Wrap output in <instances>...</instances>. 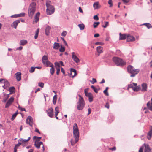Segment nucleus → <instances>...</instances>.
Listing matches in <instances>:
<instances>
[{
	"instance_id": "11",
	"label": "nucleus",
	"mask_w": 152,
	"mask_h": 152,
	"mask_svg": "<svg viewBox=\"0 0 152 152\" xmlns=\"http://www.w3.org/2000/svg\"><path fill=\"white\" fill-rule=\"evenodd\" d=\"M33 118L30 116H28L26 120V123L27 124H29L30 126H32Z\"/></svg>"
},
{
	"instance_id": "27",
	"label": "nucleus",
	"mask_w": 152,
	"mask_h": 152,
	"mask_svg": "<svg viewBox=\"0 0 152 152\" xmlns=\"http://www.w3.org/2000/svg\"><path fill=\"white\" fill-rule=\"evenodd\" d=\"M50 29L51 27L49 26H48L46 27L45 32V34L47 35H48L49 34Z\"/></svg>"
},
{
	"instance_id": "40",
	"label": "nucleus",
	"mask_w": 152,
	"mask_h": 152,
	"mask_svg": "<svg viewBox=\"0 0 152 152\" xmlns=\"http://www.w3.org/2000/svg\"><path fill=\"white\" fill-rule=\"evenodd\" d=\"M100 24L99 22H94L93 24V26L94 28H96Z\"/></svg>"
},
{
	"instance_id": "57",
	"label": "nucleus",
	"mask_w": 152,
	"mask_h": 152,
	"mask_svg": "<svg viewBox=\"0 0 152 152\" xmlns=\"http://www.w3.org/2000/svg\"><path fill=\"white\" fill-rule=\"evenodd\" d=\"M94 19L96 20H99V18L97 15H94L93 17Z\"/></svg>"
},
{
	"instance_id": "48",
	"label": "nucleus",
	"mask_w": 152,
	"mask_h": 152,
	"mask_svg": "<svg viewBox=\"0 0 152 152\" xmlns=\"http://www.w3.org/2000/svg\"><path fill=\"white\" fill-rule=\"evenodd\" d=\"M10 94H6L4 93V98L6 99L7 100L9 97V95Z\"/></svg>"
},
{
	"instance_id": "15",
	"label": "nucleus",
	"mask_w": 152,
	"mask_h": 152,
	"mask_svg": "<svg viewBox=\"0 0 152 152\" xmlns=\"http://www.w3.org/2000/svg\"><path fill=\"white\" fill-rule=\"evenodd\" d=\"M70 73V75H71L70 76H72V77H74L77 74L76 70L73 68L71 69Z\"/></svg>"
},
{
	"instance_id": "54",
	"label": "nucleus",
	"mask_w": 152,
	"mask_h": 152,
	"mask_svg": "<svg viewBox=\"0 0 152 152\" xmlns=\"http://www.w3.org/2000/svg\"><path fill=\"white\" fill-rule=\"evenodd\" d=\"M44 84L42 83H39L38 84V86L41 88H43L44 86Z\"/></svg>"
},
{
	"instance_id": "12",
	"label": "nucleus",
	"mask_w": 152,
	"mask_h": 152,
	"mask_svg": "<svg viewBox=\"0 0 152 152\" xmlns=\"http://www.w3.org/2000/svg\"><path fill=\"white\" fill-rule=\"evenodd\" d=\"M14 100V98L12 97H11L7 102L5 107L6 108H8L9 106L12 104Z\"/></svg>"
},
{
	"instance_id": "44",
	"label": "nucleus",
	"mask_w": 152,
	"mask_h": 152,
	"mask_svg": "<svg viewBox=\"0 0 152 152\" xmlns=\"http://www.w3.org/2000/svg\"><path fill=\"white\" fill-rule=\"evenodd\" d=\"M54 71L55 69L53 68V67H51L50 69V72L52 75H53L54 74Z\"/></svg>"
},
{
	"instance_id": "10",
	"label": "nucleus",
	"mask_w": 152,
	"mask_h": 152,
	"mask_svg": "<svg viewBox=\"0 0 152 152\" xmlns=\"http://www.w3.org/2000/svg\"><path fill=\"white\" fill-rule=\"evenodd\" d=\"M46 113L50 117H53V110L52 108H50L47 110Z\"/></svg>"
},
{
	"instance_id": "64",
	"label": "nucleus",
	"mask_w": 152,
	"mask_h": 152,
	"mask_svg": "<svg viewBox=\"0 0 152 152\" xmlns=\"http://www.w3.org/2000/svg\"><path fill=\"white\" fill-rule=\"evenodd\" d=\"M88 115L91 113V110L90 108H89L88 109Z\"/></svg>"
},
{
	"instance_id": "21",
	"label": "nucleus",
	"mask_w": 152,
	"mask_h": 152,
	"mask_svg": "<svg viewBox=\"0 0 152 152\" xmlns=\"http://www.w3.org/2000/svg\"><path fill=\"white\" fill-rule=\"evenodd\" d=\"M93 7L94 9H98L101 7V5L99 4V2H96L94 3L93 5Z\"/></svg>"
},
{
	"instance_id": "34",
	"label": "nucleus",
	"mask_w": 152,
	"mask_h": 152,
	"mask_svg": "<svg viewBox=\"0 0 152 152\" xmlns=\"http://www.w3.org/2000/svg\"><path fill=\"white\" fill-rule=\"evenodd\" d=\"M55 115H57L59 113L58 107H57L55 108Z\"/></svg>"
},
{
	"instance_id": "58",
	"label": "nucleus",
	"mask_w": 152,
	"mask_h": 152,
	"mask_svg": "<svg viewBox=\"0 0 152 152\" xmlns=\"http://www.w3.org/2000/svg\"><path fill=\"white\" fill-rule=\"evenodd\" d=\"M18 108L21 111H25V109L24 108H22L20 107V106H18Z\"/></svg>"
},
{
	"instance_id": "36",
	"label": "nucleus",
	"mask_w": 152,
	"mask_h": 152,
	"mask_svg": "<svg viewBox=\"0 0 152 152\" xmlns=\"http://www.w3.org/2000/svg\"><path fill=\"white\" fill-rule=\"evenodd\" d=\"M143 25L145 26L148 28H150L152 27L151 25L149 23H147L143 24Z\"/></svg>"
},
{
	"instance_id": "32",
	"label": "nucleus",
	"mask_w": 152,
	"mask_h": 152,
	"mask_svg": "<svg viewBox=\"0 0 152 152\" xmlns=\"http://www.w3.org/2000/svg\"><path fill=\"white\" fill-rule=\"evenodd\" d=\"M42 67H31V69L29 70V72L31 73L33 72L35 68H37L39 69H41Z\"/></svg>"
},
{
	"instance_id": "22",
	"label": "nucleus",
	"mask_w": 152,
	"mask_h": 152,
	"mask_svg": "<svg viewBox=\"0 0 152 152\" xmlns=\"http://www.w3.org/2000/svg\"><path fill=\"white\" fill-rule=\"evenodd\" d=\"M147 106L148 109L152 111V101L148 102L147 104Z\"/></svg>"
},
{
	"instance_id": "39",
	"label": "nucleus",
	"mask_w": 152,
	"mask_h": 152,
	"mask_svg": "<svg viewBox=\"0 0 152 152\" xmlns=\"http://www.w3.org/2000/svg\"><path fill=\"white\" fill-rule=\"evenodd\" d=\"M56 98H57V96L56 95H55L53 97V102L54 104H55L56 103Z\"/></svg>"
},
{
	"instance_id": "51",
	"label": "nucleus",
	"mask_w": 152,
	"mask_h": 152,
	"mask_svg": "<svg viewBox=\"0 0 152 152\" xmlns=\"http://www.w3.org/2000/svg\"><path fill=\"white\" fill-rule=\"evenodd\" d=\"M66 34V32L65 31H63L61 33V35L64 37H65Z\"/></svg>"
},
{
	"instance_id": "52",
	"label": "nucleus",
	"mask_w": 152,
	"mask_h": 152,
	"mask_svg": "<svg viewBox=\"0 0 152 152\" xmlns=\"http://www.w3.org/2000/svg\"><path fill=\"white\" fill-rule=\"evenodd\" d=\"M108 3L110 5V7H111L113 6V3L112 0H109L108 2Z\"/></svg>"
},
{
	"instance_id": "62",
	"label": "nucleus",
	"mask_w": 152,
	"mask_h": 152,
	"mask_svg": "<svg viewBox=\"0 0 152 152\" xmlns=\"http://www.w3.org/2000/svg\"><path fill=\"white\" fill-rule=\"evenodd\" d=\"M99 36V35L98 34H94V37H97Z\"/></svg>"
},
{
	"instance_id": "43",
	"label": "nucleus",
	"mask_w": 152,
	"mask_h": 152,
	"mask_svg": "<svg viewBox=\"0 0 152 152\" xmlns=\"http://www.w3.org/2000/svg\"><path fill=\"white\" fill-rule=\"evenodd\" d=\"M148 136H152V126L150 129V131L148 133Z\"/></svg>"
},
{
	"instance_id": "20",
	"label": "nucleus",
	"mask_w": 152,
	"mask_h": 152,
	"mask_svg": "<svg viewBox=\"0 0 152 152\" xmlns=\"http://www.w3.org/2000/svg\"><path fill=\"white\" fill-rule=\"evenodd\" d=\"M103 48L102 47L98 46L97 47L96 50L98 53V56H99L100 53L103 52Z\"/></svg>"
},
{
	"instance_id": "17",
	"label": "nucleus",
	"mask_w": 152,
	"mask_h": 152,
	"mask_svg": "<svg viewBox=\"0 0 152 152\" xmlns=\"http://www.w3.org/2000/svg\"><path fill=\"white\" fill-rule=\"evenodd\" d=\"M39 15L40 13L39 12H38L36 13V15L35 16L34 20L33 21V23H36L39 21Z\"/></svg>"
},
{
	"instance_id": "31",
	"label": "nucleus",
	"mask_w": 152,
	"mask_h": 152,
	"mask_svg": "<svg viewBox=\"0 0 152 152\" xmlns=\"http://www.w3.org/2000/svg\"><path fill=\"white\" fill-rule=\"evenodd\" d=\"M60 47L59 44L55 42L54 44L53 48L56 49H58Z\"/></svg>"
},
{
	"instance_id": "45",
	"label": "nucleus",
	"mask_w": 152,
	"mask_h": 152,
	"mask_svg": "<svg viewBox=\"0 0 152 152\" xmlns=\"http://www.w3.org/2000/svg\"><path fill=\"white\" fill-rule=\"evenodd\" d=\"M25 14L24 13H22L19 14H18V17H23L25 16Z\"/></svg>"
},
{
	"instance_id": "59",
	"label": "nucleus",
	"mask_w": 152,
	"mask_h": 152,
	"mask_svg": "<svg viewBox=\"0 0 152 152\" xmlns=\"http://www.w3.org/2000/svg\"><path fill=\"white\" fill-rule=\"evenodd\" d=\"M103 92L104 93V94L105 95H106V96H108L109 95V94H108V93L107 91L105 90H104V91Z\"/></svg>"
},
{
	"instance_id": "49",
	"label": "nucleus",
	"mask_w": 152,
	"mask_h": 152,
	"mask_svg": "<svg viewBox=\"0 0 152 152\" xmlns=\"http://www.w3.org/2000/svg\"><path fill=\"white\" fill-rule=\"evenodd\" d=\"M104 45V43L100 42H97L95 43V45Z\"/></svg>"
},
{
	"instance_id": "56",
	"label": "nucleus",
	"mask_w": 152,
	"mask_h": 152,
	"mask_svg": "<svg viewBox=\"0 0 152 152\" xmlns=\"http://www.w3.org/2000/svg\"><path fill=\"white\" fill-rule=\"evenodd\" d=\"M91 82L92 84H93L95 83H96V80L95 79L93 78L92 79V80L91 81Z\"/></svg>"
},
{
	"instance_id": "26",
	"label": "nucleus",
	"mask_w": 152,
	"mask_h": 152,
	"mask_svg": "<svg viewBox=\"0 0 152 152\" xmlns=\"http://www.w3.org/2000/svg\"><path fill=\"white\" fill-rule=\"evenodd\" d=\"M55 66H60V65L61 66H64L63 63L62 61H60L59 62H55Z\"/></svg>"
},
{
	"instance_id": "41",
	"label": "nucleus",
	"mask_w": 152,
	"mask_h": 152,
	"mask_svg": "<svg viewBox=\"0 0 152 152\" xmlns=\"http://www.w3.org/2000/svg\"><path fill=\"white\" fill-rule=\"evenodd\" d=\"M33 139H36V140L35 141H37L39 142L40 140L41 139V137H37L36 136H34L33 137Z\"/></svg>"
},
{
	"instance_id": "42",
	"label": "nucleus",
	"mask_w": 152,
	"mask_h": 152,
	"mask_svg": "<svg viewBox=\"0 0 152 152\" xmlns=\"http://www.w3.org/2000/svg\"><path fill=\"white\" fill-rule=\"evenodd\" d=\"M91 87L92 89H93L94 91L95 92H96V93H97V92H98L97 89L96 88H95L94 86H91Z\"/></svg>"
},
{
	"instance_id": "35",
	"label": "nucleus",
	"mask_w": 152,
	"mask_h": 152,
	"mask_svg": "<svg viewBox=\"0 0 152 152\" xmlns=\"http://www.w3.org/2000/svg\"><path fill=\"white\" fill-rule=\"evenodd\" d=\"M78 26L81 30H83L84 28L85 25L83 24H80L78 25Z\"/></svg>"
},
{
	"instance_id": "6",
	"label": "nucleus",
	"mask_w": 152,
	"mask_h": 152,
	"mask_svg": "<svg viewBox=\"0 0 152 152\" xmlns=\"http://www.w3.org/2000/svg\"><path fill=\"white\" fill-rule=\"evenodd\" d=\"M127 70L128 72L131 74V77H134L135 75L137 74L140 70L138 69H134L133 67H127Z\"/></svg>"
},
{
	"instance_id": "23",
	"label": "nucleus",
	"mask_w": 152,
	"mask_h": 152,
	"mask_svg": "<svg viewBox=\"0 0 152 152\" xmlns=\"http://www.w3.org/2000/svg\"><path fill=\"white\" fill-rule=\"evenodd\" d=\"M120 40H124L127 38V36L125 34H122L121 33L119 34Z\"/></svg>"
},
{
	"instance_id": "60",
	"label": "nucleus",
	"mask_w": 152,
	"mask_h": 152,
	"mask_svg": "<svg viewBox=\"0 0 152 152\" xmlns=\"http://www.w3.org/2000/svg\"><path fill=\"white\" fill-rule=\"evenodd\" d=\"M105 106V107L109 109V103L108 102L106 103Z\"/></svg>"
},
{
	"instance_id": "61",
	"label": "nucleus",
	"mask_w": 152,
	"mask_h": 152,
	"mask_svg": "<svg viewBox=\"0 0 152 152\" xmlns=\"http://www.w3.org/2000/svg\"><path fill=\"white\" fill-rule=\"evenodd\" d=\"M11 17H12V18H17V17H18V14H16V15H12L11 16Z\"/></svg>"
},
{
	"instance_id": "28",
	"label": "nucleus",
	"mask_w": 152,
	"mask_h": 152,
	"mask_svg": "<svg viewBox=\"0 0 152 152\" xmlns=\"http://www.w3.org/2000/svg\"><path fill=\"white\" fill-rule=\"evenodd\" d=\"M20 21L19 20H17L13 22V26H14V27L15 29L16 28L18 24L20 23Z\"/></svg>"
},
{
	"instance_id": "3",
	"label": "nucleus",
	"mask_w": 152,
	"mask_h": 152,
	"mask_svg": "<svg viewBox=\"0 0 152 152\" xmlns=\"http://www.w3.org/2000/svg\"><path fill=\"white\" fill-rule=\"evenodd\" d=\"M79 101L77 103V109L80 110H82L84 108L85 105V103L81 95H79Z\"/></svg>"
},
{
	"instance_id": "63",
	"label": "nucleus",
	"mask_w": 152,
	"mask_h": 152,
	"mask_svg": "<svg viewBox=\"0 0 152 152\" xmlns=\"http://www.w3.org/2000/svg\"><path fill=\"white\" fill-rule=\"evenodd\" d=\"M79 11L80 12L82 13H83V10L80 7H79Z\"/></svg>"
},
{
	"instance_id": "4",
	"label": "nucleus",
	"mask_w": 152,
	"mask_h": 152,
	"mask_svg": "<svg viewBox=\"0 0 152 152\" xmlns=\"http://www.w3.org/2000/svg\"><path fill=\"white\" fill-rule=\"evenodd\" d=\"M51 2L47 1L46 2V5L47 7L46 10L47 13L48 15H51L54 12L55 9L53 7L50 5Z\"/></svg>"
},
{
	"instance_id": "18",
	"label": "nucleus",
	"mask_w": 152,
	"mask_h": 152,
	"mask_svg": "<svg viewBox=\"0 0 152 152\" xmlns=\"http://www.w3.org/2000/svg\"><path fill=\"white\" fill-rule=\"evenodd\" d=\"M16 78L18 81H20L21 80V73L20 72H17L15 74Z\"/></svg>"
},
{
	"instance_id": "13",
	"label": "nucleus",
	"mask_w": 152,
	"mask_h": 152,
	"mask_svg": "<svg viewBox=\"0 0 152 152\" xmlns=\"http://www.w3.org/2000/svg\"><path fill=\"white\" fill-rule=\"evenodd\" d=\"M143 145L145 147L144 152H150L151 149L148 144L144 143Z\"/></svg>"
},
{
	"instance_id": "8",
	"label": "nucleus",
	"mask_w": 152,
	"mask_h": 152,
	"mask_svg": "<svg viewBox=\"0 0 152 152\" xmlns=\"http://www.w3.org/2000/svg\"><path fill=\"white\" fill-rule=\"evenodd\" d=\"M85 95L88 98V99L89 102H91L93 100V96L92 94L90 93H88L87 91H86V90H85Z\"/></svg>"
},
{
	"instance_id": "24",
	"label": "nucleus",
	"mask_w": 152,
	"mask_h": 152,
	"mask_svg": "<svg viewBox=\"0 0 152 152\" xmlns=\"http://www.w3.org/2000/svg\"><path fill=\"white\" fill-rule=\"evenodd\" d=\"M142 91H147V85L146 83H143L142 84Z\"/></svg>"
},
{
	"instance_id": "37",
	"label": "nucleus",
	"mask_w": 152,
	"mask_h": 152,
	"mask_svg": "<svg viewBox=\"0 0 152 152\" xmlns=\"http://www.w3.org/2000/svg\"><path fill=\"white\" fill-rule=\"evenodd\" d=\"M39 28H38V29H37V30L36 31L35 34V35L34 36V38L35 39H36L38 37V34H39Z\"/></svg>"
},
{
	"instance_id": "55",
	"label": "nucleus",
	"mask_w": 152,
	"mask_h": 152,
	"mask_svg": "<svg viewBox=\"0 0 152 152\" xmlns=\"http://www.w3.org/2000/svg\"><path fill=\"white\" fill-rule=\"evenodd\" d=\"M20 145H21V144L19 142H18V143L15 145V148H18Z\"/></svg>"
},
{
	"instance_id": "16",
	"label": "nucleus",
	"mask_w": 152,
	"mask_h": 152,
	"mask_svg": "<svg viewBox=\"0 0 152 152\" xmlns=\"http://www.w3.org/2000/svg\"><path fill=\"white\" fill-rule=\"evenodd\" d=\"M26 140V139L20 138L18 140V142H19L21 145L24 146L26 144V143L27 142Z\"/></svg>"
},
{
	"instance_id": "2",
	"label": "nucleus",
	"mask_w": 152,
	"mask_h": 152,
	"mask_svg": "<svg viewBox=\"0 0 152 152\" xmlns=\"http://www.w3.org/2000/svg\"><path fill=\"white\" fill-rule=\"evenodd\" d=\"M36 4L34 2L32 3L30 6L28 11V16L31 18H32L36 10Z\"/></svg>"
},
{
	"instance_id": "53",
	"label": "nucleus",
	"mask_w": 152,
	"mask_h": 152,
	"mask_svg": "<svg viewBox=\"0 0 152 152\" xmlns=\"http://www.w3.org/2000/svg\"><path fill=\"white\" fill-rule=\"evenodd\" d=\"M56 69H57L56 74L57 75H58L60 71V67H56Z\"/></svg>"
},
{
	"instance_id": "25",
	"label": "nucleus",
	"mask_w": 152,
	"mask_h": 152,
	"mask_svg": "<svg viewBox=\"0 0 152 152\" xmlns=\"http://www.w3.org/2000/svg\"><path fill=\"white\" fill-rule=\"evenodd\" d=\"M4 84V86H2V87L4 88H6L7 87L9 86L10 84L9 82L7 81H4L3 82Z\"/></svg>"
},
{
	"instance_id": "50",
	"label": "nucleus",
	"mask_w": 152,
	"mask_h": 152,
	"mask_svg": "<svg viewBox=\"0 0 152 152\" xmlns=\"http://www.w3.org/2000/svg\"><path fill=\"white\" fill-rule=\"evenodd\" d=\"M134 87V86H133V85L132 83V84H131L128 85V89L129 88H132V89H133Z\"/></svg>"
},
{
	"instance_id": "46",
	"label": "nucleus",
	"mask_w": 152,
	"mask_h": 152,
	"mask_svg": "<svg viewBox=\"0 0 152 152\" xmlns=\"http://www.w3.org/2000/svg\"><path fill=\"white\" fill-rule=\"evenodd\" d=\"M65 50V49L64 47L61 46L60 48L59 49V51L61 52H64Z\"/></svg>"
},
{
	"instance_id": "5",
	"label": "nucleus",
	"mask_w": 152,
	"mask_h": 152,
	"mask_svg": "<svg viewBox=\"0 0 152 152\" xmlns=\"http://www.w3.org/2000/svg\"><path fill=\"white\" fill-rule=\"evenodd\" d=\"M113 60L117 66H124L126 64V62L125 61L119 58L114 57L113 58Z\"/></svg>"
},
{
	"instance_id": "19",
	"label": "nucleus",
	"mask_w": 152,
	"mask_h": 152,
	"mask_svg": "<svg viewBox=\"0 0 152 152\" xmlns=\"http://www.w3.org/2000/svg\"><path fill=\"white\" fill-rule=\"evenodd\" d=\"M43 144V142H39L37 141H35L34 145L38 149L40 148V146L41 145Z\"/></svg>"
},
{
	"instance_id": "14",
	"label": "nucleus",
	"mask_w": 152,
	"mask_h": 152,
	"mask_svg": "<svg viewBox=\"0 0 152 152\" xmlns=\"http://www.w3.org/2000/svg\"><path fill=\"white\" fill-rule=\"evenodd\" d=\"M127 42L134 41L135 40V38L133 36L130 35L127 36Z\"/></svg>"
},
{
	"instance_id": "29",
	"label": "nucleus",
	"mask_w": 152,
	"mask_h": 152,
	"mask_svg": "<svg viewBox=\"0 0 152 152\" xmlns=\"http://www.w3.org/2000/svg\"><path fill=\"white\" fill-rule=\"evenodd\" d=\"M15 89L14 87H11L9 88V91L10 92V94H12L15 91Z\"/></svg>"
},
{
	"instance_id": "38",
	"label": "nucleus",
	"mask_w": 152,
	"mask_h": 152,
	"mask_svg": "<svg viewBox=\"0 0 152 152\" xmlns=\"http://www.w3.org/2000/svg\"><path fill=\"white\" fill-rule=\"evenodd\" d=\"M18 114V111H16L15 113H14L12 115V118H11V120H14L15 118L16 117V116Z\"/></svg>"
},
{
	"instance_id": "30",
	"label": "nucleus",
	"mask_w": 152,
	"mask_h": 152,
	"mask_svg": "<svg viewBox=\"0 0 152 152\" xmlns=\"http://www.w3.org/2000/svg\"><path fill=\"white\" fill-rule=\"evenodd\" d=\"M27 43V41L26 40H21L20 41V44L21 45H24Z\"/></svg>"
},
{
	"instance_id": "7",
	"label": "nucleus",
	"mask_w": 152,
	"mask_h": 152,
	"mask_svg": "<svg viewBox=\"0 0 152 152\" xmlns=\"http://www.w3.org/2000/svg\"><path fill=\"white\" fill-rule=\"evenodd\" d=\"M42 63L47 66H53V65L48 60V58L46 56H44L42 58Z\"/></svg>"
},
{
	"instance_id": "9",
	"label": "nucleus",
	"mask_w": 152,
	"mask_h": 152,
	"mask_svg": "<svg viewBox=\"0 0 152 152\" xmlns=\"http://www.w3.org/2000/svg\"><path fill=\"white\" fill-rule=\"evenodd\" d=\"M72 57L73 60L76 63H78L80 62L79 58L76 55L74 52H72L71 53Z\"/></svg>"
},
{
	"instance_id": "47",
	"label": "nucleus",
	"mask_w": 152,
	"mask_h": 152,
	"mask_svg": "<svg viewBox=\"0 0 152 152\" xmlns=\"http://www.w3.org/2000/svg\"><path fill=\"white\" fill-rule=\"evenodd\" d=\"M104 25H102V26L104 28H106L107 26H108L109 25V22H104Z\"/></svg>"
},
{
	"instance_id": "1",
	"label": "nucleus",
	"mask_w": 152,
	"mask_h": 152,
	"mask_svg": "<svg viewBox=\"0 0 152 152\" xmlns=\"http://www.w3.org/2000/svg\"><path fill=\"white\" fill-rule=\"evenodd\" d=\"M73 133L74 137L75 139V141L74 142L73 139H72L71 140V145H73L77 143L79 140V132L78 128L76 123L74 124L73 127Z\"/></svg>"
},
{
	"instance_id": "33",
	"label": "nucleus",
	"mask_w": 152,
	"mask_h": 152,
	"mask_svg": "<svg viewBox=\"0 0 152 152\" xmlns=\"http://www.w3.org/2000/svg\"><path fill=\"white\" fill-rule=\"evenodd\" d=\"M140 88V86H139L134 87L133 90L134 91H138Z\"/></svg>"
}]
</instances>
